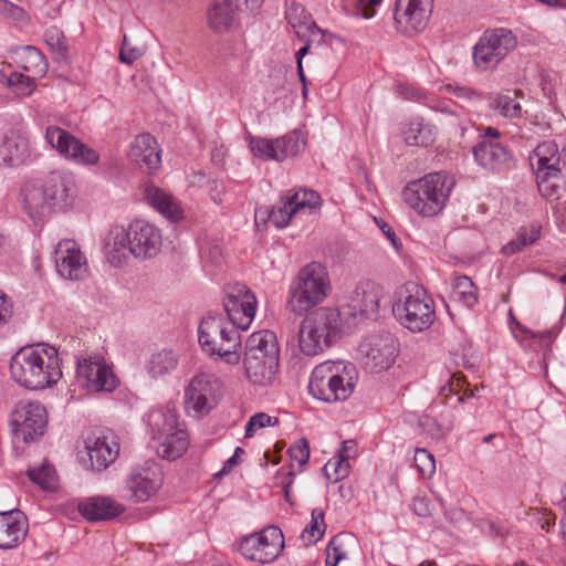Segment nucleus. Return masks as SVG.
Segmentation results:
<instances>
[{"instance_id":"nucleus-1","label":"nucleus","mask_w":566,"mask_h":566,"mask_svg":"<svg viewBox=\"0 0 566 566\" xmlns=\"http://www.w3.org/2000/svg\"><path fill=\"white\" fill-rule=\"evenodd\" d=\"M71 190L67 170H52L44 178L25 180L19 201L23 212L35 223H42L55 213L66 212Z\"/></svg>"},{"instance_id":"nucleus-2","label":"nucleus","mask_w":566,"mask_h":566,"mask_svg":"<svg viewBox=\"0 0 566 566\" xmlns=\"http://www.w3.org/2000/svg\"><path fill=\"white\" fill-rule=\"evenodd\" d=\"M10 373L12 379L27 389L52 387L62 378L57 349L40 345L22 347L11 357Z\"/></svg>"},{"instance_id":"nucleus-3","label":"nucleus","mask_w":566,"mask_h":566,"mask_svg":"<svg viewBox=\"0 0 566 566\" xmlns=\"http://www.w3.org/2000/svg\"><path fill=\"white\" fill-rule=\"evenodd\" d=\"M358 377V369L353 363L326 360L312 370L308 391L324 402L344 401L353 395Z\"/></svg>"},{"instance_id":"nucleus-4","label":"nucleus","mask_w":566,"mask_h":566,"mask_svg":"<svg viewBox=\"0 0 566 566\" xmlns=\"http://www.w3.org/2000/svg\"><path fill=\"white\" fill-rule=\"evenodd\" d=\"M280 349L271 331H259L245 342L244 376L254 386H272L279 373Z\"/></svg>"},{"instance_id":"nucleus-5","label":"nucleus","mask_w":566,"mask_h":566,"mask_svg":"<svg viewBox=\"0 0 566 566\" xmlns=\"http://www.w3.org/2000/svg\"><path fill=\"white\" fill-rule=\"evenodd\" d=\"M332 292L325 265L310 262L302 266L289 285L287 305L295 315H303L323 303Z\"/></svg>"},{"instance_id":"nucleus-6","label":"nucleus","mask_w":566,"mask_h":566,"mask_svg":"<svg viewBox=\"0 0 566 566\" xmlns=\"http://www.w3.org/2000/svg\"><path fill=\"white\" fill-rule=\"evenodd\" d=\"M454 186V178L447 172H430L408 182L402 198L418 214L436 217L444 209Z\"/></svg>"},{"instance_id":"nucleus-7","label":"nucleus","mask_w":566,"mask_h":566,"mask_svg":"<svg viewBox=\"0 0 566 566\" xmlns=\"http://www.w3.org/2000/svg\"><path fill=\"white\" fill-rule=\"evenodd\" d=\"M342 335V317L338 310L318 307L307 312L300 324L298 346L306 356H316L329 348Z\"/></svg>"},{"instance_id":"nucleus-8","label":"nucleus","mask_w":566,"mask_h":566,"mask_svg":"<svg viewBox=\"0 0 566 566\" xmlns=\"http://www.w3.org/2000/svg\"><path fill=\"white\" fill-rule=\"evenodd\" d=\"M239 327L219 313H209L198 328V340L202 350L217 355L226 363L235 365L240 360L238 348L241 346Z\"/></svg>"},{"instance_id":"nucleus-9","label":"nucleus","mask_w":566,"mask_h":566,"mask_svg":"<svg viewBox=\"0 0 566 566\" xmlns=\"http://www.w3.org/2000/svg\"><path fill=\"white\" fill-rule=\"evenodd\" d=\"M392 313L400 325L412 333L427 331L436 319L433 300L418 285L399 293V298L392 305Z\"/></svg>"},{"instance_id":"nucleus-10","label":"nucleus","mask_w":566,"mask_h":566,"mask_svg":"<svg viewBox=\"0 0 566 566\" xmlns=\"http://www.w3.org/2000/svg\"><path fill=\"white\" fill-rule=\"evenodd\" d=\"M76 382L90 394H109L119 385L118 378L104 356L93 352L76 358Z\"/></svg>"},{"instance_id":"nucleus-11","label":"nucleus","mask_w":566,"mask_h":566,"mask_svg":"<svg viewBox=\"0 0 566 566\" xmlns=\"http://www.w3.org/2000/svg\"><path fill=\"white\" fill-rule=\"evenodd\" d=\"M9 424L14 440L24 443L36 441L43 437L46 430V409L39 401L20 400L10 413Z\"/></svg>"},{"instance_id":"nucleus-12","label":"nucleus","mask_w":566,"mask_h":566,"mask_svg":"<svg viewBox=\"0 0 566 566\" xmlns=\"http://www.w3.org/2000/svg\"><path fill=\"white\" fill-rule=\"evenodd\" d=\"M516 44L515 35L507 29L485 31L473 46L474 66L480 71L495 69Z\"/></svg>"},{"instance_id":"nucleus-13","label":"nucleus","mask_w":566,"mask_h":566,"mask_svg":"<svg viewBox=\"0 0 566 566\" xmlns=\"http://www.w3.org/2000/svg\"><path fill=\"white\" fill-rule=\"evenodd\" d=\"M84 444L88 459L80 458L78 460L86 470L103 472L119 455V438L109 429L87 431L84 436Z\"/></svg>"},{"instance_id":"nucleus-14","label":"nucleus","mask_w":566,"mask_h":566,"mask_svg":"<svg viewBox=\"0 0 566 566\" xmlns=\"http://www.w3.org/2000/svg\"><path fill=\"white\" fill-rule=\"evenodd\" d=\"M221 382L210 373L195 375L185 389V409L195 417L208 415L217 403Z\"/></svg>"},{"instance_id":"nucleus-15","label":"nucleus","mask_w":566,"mask_h":566,"mask_svg":"<svg viewBox=\"0 0 566 566\" xmlns=\"http://www.w3.org/2000/svg\"><path fill=\"white\" fill-rule=\"evenodd\" d=\"M361 364L369 373L389 369L399 353L398 343L391 333H381L366 337L358 347Z\"/></svg>"},{"instance_id":"nucleus-16","label":"nucleus","mask_w":566,"mask_h":566,"mask_svg":"<svg viewBox=\"0 0 566 566\" xmlns=\"http://www.w3.org/2000/svg\"><path fill=\"white\" fill-rule=\"evenodd\" d=\"M283 548V533L274 525L265 527L260 533L245 536L239 546V551L244 558L261 564L276 559Z\"/></svg>"},{"instance_id":"nucleus-17","label":"nucleus","mask_w":566,"mask_h":566,"mask_svg":"<svg viewBox=\"0 0 566 566\" xmlns=\"http://www.w3.org/2000/svg\"><path fill=\"white\" fill-rule=\"evenodd\" d=\"M559 160L558 147L552 140L541 143L531 157V165L536 169L537 187L544 197L556 193V180L560 175Z\"/></svg>"},{"instance_id":"nucleus-18","label":"nucleus","mask_w":566,"mask_h":566,"mask_svg":"<svg viewBox=\"0 0 566 566\" xmlns=\"http://www.w3.org/2000/svg\"><path fill=\"white\" fill-rule=\"evenodd\" d=\"M223 308L227 321L240 329H247L255 316L256 297L247 285L235 283L224 291Z\"/></svg>"},{"instance_id":"nucleus-19","label":"nucleus","mask_w":566,"mask_h":566,"mask_svg":"<svg viewBox=\"0 0 566 566\" xmlns=\"http://www.w3.org/2000/svg\"><path fill=\"white\" fill-rule=\"evenodd\" d=\"M305 147V142L297 133H292L275 139L249 136L251 153L266 160L283 161L296 156Z\"/></svg>"},{"instance_id":"nucleus-20","label":"nucleus","mask_w":566,"mask_h":566,"mask_svg":"<svg viewBox=\"0 0 566 566\" xmlns=\"http://www.w3.org/2000/svg\"><path fill=\"white\" fill-rule=\"evenodd\" d=\"M126 231L132 255L136 259H151L160 251L161 234L155 226L144 220H135Z\"/></svg>"},{"instance_id":"nucleus-21","label":"nucleus","mask_w":566,"mask_h":566,"mask_svg":"<svg viewBox=\"0 0 566 566\" xmlns=\"http://www.w3.org/2000/svg\"><path fill=\"white\" fill-rule=\"evenodd\" d=\"M38 156L29 137L18 130L6 133L0 139V166L17 168Z\"/></svg>"},{"instance_id":"nucleus-22","label":"nucleus","mask_w":566,"mask_h":566,"mask_svg":"<svg viewBox=\"0 0 566 566\" xmlns=\"http://www.w3.org/2000/svg\"><path fill=\"white\" fill-rule=\"evenodd\" d=\"M432 9L433 0H397L395 20L418 33L427 27Z\"/></svg>"},{"instance_id":"nucleus-23","label":"nucleus","mask_w":566,"mask_h":566,"mask_svg":"<svg viewBox=\"0 0 566 566\" xmlns=\"http://www.w3.org/2000/svg\"><path fill=\"white\" fill-rule=\"evenodd\" d=\"M161 485L158 473L150 468H139L128 475L126 491L134 503L146 502L153 497Z\"/></svg>"},{"instance_id":"nucleus-24","label":"nucleus","mask_w":566,"mask_h":566,"mask_svg":"<svg viewBox=\"0 0 566 566\" xmlns=\"http://www.w3.org/2000/svg\"><path fill=\"white\" fill-rule=\"evenodd\" d=\"M128 158L148 174L157 170L161 164L158 144L150 134H140L135 137L129 147Z\"/></svg>"},{"instance_id":"nucleus-25","label":"nucleus","mask_w":566,"mask_h":566,"mask_svg":"<svg viewBox=\"0 0 566 566\" xmlns=\"http://www.w3.org/2000/svg\"><path fill=\"white\" fill-rule=\"evenodd\" d=\"M104 254L114 268L125 266L132 255L129 237L122 226L112 227L103 240Z\"/></svg>"},{"instance_id":"nucleus-26","label":"nucleus","mask_w":566,"mask_h":566,"mask_svg":"<svg viewBox=\"0 0 566 566\" xmlns=\"http://www.w3.org/2000/svg\"><path fill=\"white\" fill-rule=\"evenodd\" d=\"M77 510L90 522L111 521L125 512V506L109 496H92L82 500Z\"/></svg>"},{"instance_id":"nucleus-27","label":"nucleus","mask_w":566,"mask_h":566,"mask_svg":"<svg viewBox=\"0 0 566 566\" xmlns=\"http://www.w3.org/2000/svg\"><path fill=\"white\" fill-rule=\"evenodd\" d=\"M28 532L25 515L20 510L0 512V548L9 549L18 545Z\"/></svg>"},{"instance_id":"nucleus-28","label":"nucleus","mask_w":566,"mask_h":566,"mask_svg":"<svg viewBox=\"0 0 566 566\" xmlns=\"http://www.w3.org/2000/svg\"><path fill=\"white\" fill-rule=\"evenodd\" d=\"M437 134V127L420 116L409 118L401 127L405 144L412 147L431 146Z\"/></svg>"},{"instance_id":"nucleus-29","label":"nucleus","mask_w":566,"mask_h":566,"mask_svg":"<svg viewBox=\"0 0 566 566\" xmlns=\"http://www.w3.org/2000/svg\"><path fill=\"white\" fill-rule=\"evenodd\" d=\"M148 427V433L151 442L163 439L171 430H176L179 423V417L175 409L160 407L150 409L144 417Z\"/></svg>"},{"instance_id":"nucleus-30","label":"nucleus","mask_w":566,"mask_h":566,"mask_svg":"<svg viewBox=\"0 0 566 566\" xmlns=\"http://www.w3.org/2000/svg\"><path fill=\"white\" fill-rule=\"evenodd\" d=\"M473 156L479 166L492 171L500 170L511 158L504 146L486 139L473 147Z\"/></svg>"},{"instance_id":"nucleus-31","label":"nucleus","mask_w":566,"mask_h":566,"mask_svg":"<svg viewBox=\"0 0 566 566\" xmlns=\"http://www.w3.org/2000/svg\"><path fill=\"white\" fill-rule=\"evenodd\" d=\"M153 447L163 459L170 461L176 460L180 458L189 447L188 433L180 424L176 430L174 429L168 434L164 436L163 439L153 441Z\"/></svg>"},{"instance_id":"nucleus-32","label":"nucleus","mask_w":566,"mask_h":566,"mask_svg":"<svg viewBox=\"0 0 566 566\" xmlns=\"http://www.w3.org/2000/svg\"><path fill=\"white\" fill-rule=\"evenodd\" d=\"M145 200L160 214L171 221L182 218V209L174 197L154 185H147L144 190Z\"/></svg>"},{"instance_id":"nucleus-33","label":"nucleus","mask_w":566,"mask_h":566,"mask_svg":"<svg viewBox=\"0 0 566 566\" xmlns=\"http://www.w3.org/2000/svg\"><path fill=\"white\" fill-rule=\"evenodd\" d=\"M239 4L234 0L216 1L208 12L209 25L216 32L227 31L233 23Z\"/></svg>"},{"instance_id":"nucleus-34","label":"nucleus","mask_w":566,"mask_h":566,"mask_svg":"<svg viewBox=\"0 0 566 566\" xmlns=\"http://www.w3.org/2000/svg\"><path fill=\"white\" fill-rule=\"evenodd\" d=\"M179 356L171 349H161L154 353L147 364L146 370L153 379L164 378L178 366Z\"/></svg>"},{"instance_id":"nucleus-35","label":"nucleus","mask_w":566,"mask_h":566,"mask_svg":"<svg viewBox=\"0 0 566 566\" xmlns=\"http://www.w3.org/2000/svg\"><path fill=\"white\" fill-rule=\"evenodd\" d=\"M450 297L468 308L473 307L478 303L476 287L469 276H458L452 285Z\"/></svg>"},{"instance_id":"nucleus-36","label":"nucleus","mask_w":566,"mask_h":566,"mask_svg":"<svg viewBox=\"0 0 566 566\" xmlns=\"http://www.w3.org/2000/svg\"><path fill=\"white\" fill-rule=\"evenodd\" d=\"M19 61L23 70L32 77H40L48 70L43 54L33 46H25L19 54Z\"/></svg>"},{"instance_id":"nucleus-37","label":"nucleus","mask_w":566,"mask_h":566,"mask_svg":"<svg viewBox=\"0 0 566 566\" xmlns=\"http://www.w3.org/2000/svg\"><path fill=\"white\" fill-rule=\"evenodd\" d=\"M45 43L52 51L56 61L69 62V40L64 32L57 27H51L46 30Z\"/></svg>"},{"instance_id":"nucleus-38","label":"nucleus","mask_w":566,"mask_h":566,"mask_svg":"<svg viewBox=\"0 0 566 566\" xmlns=\"http://www.w3.org/2000/svg\"><path fill=\"white\" fill-rule=\"evenodd\" d=\"M541 230L537 226L521 228L516 238L502 248V252L506 255H513L522 249L535 243L539 239Z\"/></svg>"},{"instance_id":"nucleus-39","label":"nucleus","mask_w":566,"mask_h":566,"mask_svg":"<svg viewBox=\"0 0 566 566\" xmlns=\"http://www.w3.org/2000/svg\"><path fill=\"white\" fill-rule=\"evenodd\" d=\"M488 101L490 108L503 117L517 118L522 115L521 104L509 95L491 94Z\"/></svg>"},{"instance_id":"nucleus-40","label":"nucleus","mask_w":566,"mask_h":566,"mask_svg":"<svg viewBox=\"0 0 566 566\" xmlns=\"http://www.w3.org/2000/svg\"><path fill=\"white\" fill-rule=\"evenodd\" d=\"M45 142L51 148L55 149L61 156L69 158L71 148V134L55 125H50L45 129Z\"/></svg>"},{"instance_id":"nucleus-41","label":"nucleus","mask_w":566,"mask_h":566,"mask_svg":"<svg viewBox=\"0 0 566 566\" xmlns=\"http://www.w3.org/2000/svg\"><path fill=\"white\" fill-rule=\"evenodd\" d=\"M429 422H432L436 426V429H429V434L432 439L440 440L444 438L449 432L452 431L455 423V416L452 410L446 409L440 413L439 418H430L426 417L421 421V426H429Z\"/></svg>"},{"instance_id":"nucleus-42","label":"nucleus","mask_w":566,"mask_h":566,"mask_svg":"<svg viewBox=\"0 0 566 566\" xmlns=\"http://www.w3.org/2000/svg\"><path fill=\"white\" fill-rule=\"evenodd\" d=\"M289 205H292L295 212L302 209H315L321 206V196L318 192L305 188L291 190L286 196Z\"/></svg>"},{"instance_id":"nucleus-43","label":"nucleus","mask_w":566,"mask_h":566,"mask_svg":"<svg viewBox=\"0 0 566 566\" xmlns=\"http://www.w3.org/2000/svg\"><path fill=\"white\" fill-rule=\"evenodd\" d=\"M347 542L352 538L345 534L334 536L326 547V566H337V564L348 557Z\"/></svg>"},{"instance_id":"nucleus-44","label":"nucleus","mask_w":566,"mask_h":566,"mask_svg":"<svg viewBox=\"0 0 566 566\" xmlns=\"http://www.w3.org/2000/svg\"><path fill=\"white\" fill-rule=\"evenodd\" d=\"M6 83L18 97L31 95L36 87L35 77L20 72H11L6 76Z\"/></svg>"},{"instance_id":"nucleus-45","label":"nucleus","mask_w":566,"mask_h":566,"mask_svg":"<svg viewBox=\"0 0 566 566\" xmlns=\"http://www.w3.org/2000/svg\"><path fill=\"white\" fill-rule=\"evenodd\" d=\"M54 262L57 274L69 280L71 279V241L61 240L54 250Z\"/></svg>"},{"instance_id":"nucleus-46","label":"nucleus","mask_w":566,"mask_h":566,"mask_svg":"<svg viewBox=\"0 0 566 566\" xmlns=\"http://www.w3.org/2000/svg\"><path fill=\"white\" fill-rule=\"evenodd\" d=\"M324 512L321 509H313L311 514V522L303 531L302 537L311 544L319 541L326 531L324 521Z\"/></svg>"},{"instance_id":"nucleus-47","label":"nucleus","mask_w":566,"mask_h":566,"mask_svg":"<svg viewBox=\"0 0 566 566\" xmlns=\"http://www.w3.org/2000/svg\"><path fill=\"white\" fill-rule=\"evenodd\" d=\"M381 293L379 289L371 286L363 291L360 298L359 313L361 316L370 317L379 312Z\"/></svg>"},{"instance_id":"nucleus-48","label":"nucleus","mask_w":566,"mask_h":566,"mask_svg":"<svg viewBox=\"0 0 566 566\" xmlns=\"http://www.w3.org/2000/svg\"><path fill=\"white\" fill-rule=\"evenodd\" d=\"M28 475L33 483L43 490L49 491L55 488V471L50 464H43L38 469H30Z\"/></svg>"},{"instance_id":"nucleus-49","label":"nucleus","mask_w":566,"mask_h":566,"mask_svg":"<svg viewBox=\"0 0 566 566\" xmlns=\"http://www.w3.org/2000/svg\"><path fill=\"white\" fill-rule=\"evenodd\" d=\"M350 470V464L348 459H344L342 455H337L336 460H329L324 465V471L326 474V478L332 481L333 483H336L346 476H348Z\"/></svg>"},{"instance_id":"nucleus-50","label":"nucleus","mask_w":566,"mask_h":566,"mask_svg":"<svg viewBox=\"0 0 566 566\" xmlns=\"http://www.w3.org/2000/svg\"><path fill=\"white\" fill-rule=\"evenodd\" d=\"M271 211V223L277 228H285L293 214H295V210L292 205H289V200L286 199L282 205L274 206L270 209Z\"/></svg>"},{"instance_id":"nucleus-51","label":"nucleus","mask_w":566,"mask_h":566,"mask_svg":"<svg viewBox=\"0 0 566 566\" xmlns=\"http://www.w3.org/2000/svg\"><path fill=\"white\" fill-rule=\"evenodd\" d=\"M75 245L73 241V281H84L90 277L91 271L86 255Z\"/></svg>"},{"instance_id":"nucleus-52","label":"nucleus","mask_w":566,"mask_h":566,"mask_svg":"<svg viewBox=\"0 0 566 566\" xmlns=\"http://www.w3.org/2000/svg\"><path fill=\"white\" fill-rule=\"evenodd\" d=\"M99 156L96 150L87 147L78 139L73 137V161L83 165H94L98 161Z\"/></svg>"},{"instance_id":"nucleus-53","label":"nucleus","mask_w":566,"mask_h":566,"mask_svg":"<svg viewBox=\"0 0 566 566\" xmlns=\"http://www.w3.org/2000/svg\"><path fill=\"white\" fill-rule=\"evenodd\" d=\"M415 465L422 476L430 478L436 471L433 455L426 449H417L415 453Z\"/></svg>"},{"instance_id":"nucleus-54","label":"nucleus","mask_w":566,"mask_h":566,"mask_svg":"<svg viewBox=\"0 0 566 566\" xmlns=\"http://www.w3.org/2000/svg\"><path fill=\"white\" fill-rule=\"evenodd\" d=\"M289 455L292 462H296L302 469L310 459V446L306 439L297 440L289 449Z\"/></svg>"},{"instance_id":"nucleus-55","label":"nucleus","mask_w":566,"mask_h":566,"mask_svg":"<svg viewBox=\"0 0 566 566\" xmlns=\"http://www.w3.org/2000/svg\"><path fill=\"white\" fill-rule=\"evenodd\" d=\"M275 423H277V418H272L265 412L255 413L249 419L245 426V437L251 438L258 429Z\"/></svg>"},{"instance_id":"nucleus-56","label":"nucleus","mask_w":566,"mask_h":566,"mask_svg":"<svg viewBox=\"0 0 566 566\" xmlns=\"http://www.w3.org/2000/svg\"><path fill=\"white\" fill-rule=\"evenodd\" d=\"M0 14L6 19H11L21 23L28 20L27 12L21 7L8 0H0Z\"/></svg>"},{"instance_id":"nucleus-57","label":"nucleus","mask_w":566,"mask_h":566,"mask_svg":"<svg viewBox=\"0 0 566 566\" xmlns=\"http://www.w3.org/2000/svg\"><path fill=\"white\" fill-rule=\"evenodd\" d=\"M143 55V51L139 48L133 46L127 36L124 35L122 49L119 52V60L125 64H133Z\"/></svg>"},{"instance_id":"nucleus-58","label":"nucleus","mask_w":566,"mask_h":566,"mask_svg":"<svg viewBox=\"0 0 566 566\" xmlns=\"http://www.w3.org/2000/svg\"><path fill=\"white\" fill-rule=\"evenodd\" d=\"M398 92L406 99L426 104L428 103L426 93L411 84L398 85Z\"/></svg>"},{"instance_id":"nucleus-59","label":"nucleus","mask_w":566,"mask_h":566,"mask_svg":"<svg viewBox=\"0 0 566 566\" xmlns=\"http://www.w3.org/2000/svg\"><path fill=\"white\" fill-rule=\"evenodd\" d=\"M295 473L293 470L285 471L284 469H281L277 471L275 475V483L280 484L282 486V490L284 492V497L287 502H291V495H290V488L293 483Z\"/></svg>"},{"instance_id":"nucleus-60","label":"nucleus","mask_w":566,"mask_h":566,"mask_svg":"<svg viewBox=\"0 0 566 566\" xmlns=\"http://www.w3.org/2000/svg\"><path fill=\"white\" fill-rule=\"evenodd\" d=\"M448 92L452 93L458 98L467 99V101H478L481 99L482 94L476 90L469 86H452L449 85L447 87Z\"/></svg>"},{"instance_id":"nucleus-61","label":"nucleus","mask_w":566,"mask_h":566,"mask_svg":"<svg viewBox=\"0 0 566 566\" xmlns=\"http://www.w3.org/2000/svg\"><path fill=\"white\" fill-rule=\"evenodd\" d=\"M13 314L11 300L0 291V327L8 324Z\"/></svg>"},{"instance_id":"nucleus-62","label":"nucleus","mask_w":566,"mask_h":566,"mask_svg":"<svg viewBox=\"0 0 566 566\" xmlns=\"http://www.w3.org/2000/svg\"><path fill=\"white\" fill-rule=\"evenodd\" d=\"M463 386L464 380L460 377L453 376L449 382L440 389V395L444 397L459 395V392L463 389Z\"/></svg>"},{"instance_id":"nucleus-63","label":"nucleus","mask_w":566,"mask_h":566,"mask_svg":"<svg viewBox=\"0 0 566 566\" xmlns=\"http://www.w3.org/2000/svg\"><path fill=\"white\" fill-rule=\"evenodd\" d=\"M412 510L419 516H429L431 506L429 501L423 496H416L412 501Z\"/></svg>"},{"instance_id":"nucleus-64","label":"nucleus","mask_w":566,"mask_h":566,"mask_svg":"<svg viewBox=\"0 0 566 566\" xmlns=\"http://www.w3.org/2000/svg\"><path fill=\"white\" fill-rule=\"evenodd\" d=\"M338 454L344 459H353L356 454V442L354 440L344 441Z\"/></svg>"}]
</instances>
